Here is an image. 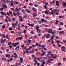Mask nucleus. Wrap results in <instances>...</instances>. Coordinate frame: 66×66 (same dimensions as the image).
Returning <instances> with one entry per match:
<instances>
[{
  "instance_id": "obj_1",
  "label": "nucleus",
  "mask_w": 66,
  "mask_h": 66,
  "mask_svg": "<svg viewBox=\"0 0 66 66\" xmlns=\"http://www.w3.org/2000/svg\"><path fill=\"white\" fill-rule=\"evenodd\" d=\"M44 12L45 14H49L50 15H54V13H52V12H49V11H48V10L44 11Z\"/></svg>"
},
{
  "instance_id": "obj_2",
  "label": "nucleus",
  "mask_w": 66,
  "mask_h": 66,
  "mask_svg": "<svg viewBox=\"0 0 66 66\" xmlns=\"http://www.w3.org/2000/svg\"><path fill=\"white\" fill-rule=\"evenodd\" d=\"M36 31H38V33H39L41 30L39 29V27L38 26H36Z\"/></svg>"
},
{
  "instance_id": "obj_3",
  "label": "nucleus",
  "mask_w": 66,
  "mask_h": 66,
  "mask_svg": "<svg viewBox=\"0 0 66 66\" xmlns=\"http://www.w3.org/2000/svg\"><path fill=\"white\" fill-rule=\"evenodd\" d=\"M22 38H23L22 37H18L16 38V40H18V39H19V40H22Z\"/></svg>"
},
{
  "instance_id": "obj_4",
  "label": "nucleus",
  "mask_w": 66,
  "mask_h": 66,
  "mask_svg": "<svg viewBox=\"0 0 66 66\" xmlns=\"http://www.w3.org/2000/svg\"><path fill=\"white\" fill-rule=\"evenodd\" d=\"M15 11L18 13H19V9L18 8H16L15 10Z\"/></svg>"
},
{
  "instance_id": "obj_5",
  "label": "nucleus",
  "mask_w": 66,
  "mask_h": 66,
  "mask_svg": "<svg viewBox=\"0 0 66 66\" xmlns=\"http://www.w3.org/2000/svg\"><path fill=\"white\" fill-rule=\"evenodd\" d=\"M48 32L49 33H51L52 32V29H50L48 31Z\"/></svg>"
},
{
  "instance_id": "obj_6",
  "label": "nucleus",
  "mask_w": 66,
  "mask_h": 66,
  "mask_svg": "<svg viewBox=\"0 0 66 66\" xmlns=\"http://www.w3.org/2000/svg\"><path fill=\"white\" fill-rule=\"evenodd\" d=\"M37 16V13H34L33 14V16L34 17H35Z\"/></svg>"
},
{
  "instance_id": "obj_7",
  "label": "nucleus",
  "mask_w": 66,
  "mask_h": 66,
  "mask_svg": "<svg viewBox=\"0 0 66 66\" xmlns=\"http://www.w3.org/2000/svg\"><path fill=\"white\" fill-rule=\"evenodd\" d=\"M6 56L7 57H9V58H10V57H11L10 55V54L8 55V54H6Z\"/></svg>"
},
{
  "instance_id": "obj_8",
  "label": "nucleus",
  "mask_w": 66,
  "mask_h": 66,
  "mask_svg": "<svg viewBox=\"0 0 66 66\" xmlns=\"http://www.w3.org/2000/svg\"><path fill=\"white\" fill-rule=\"evenodd\" d=\"M59 34H63V33H64V31H62L59 33Z\"/></svg>"
},
{
  "instance_id": "obj_9",
  "label": "nucleus",
  "mask_w": 66,
  "mask_h": 66,
  "mask_svg": "<svg viewBox=\"0 0 66 66\" xmlns=\"http://www.w3.org/2000/svg\"><path fill=\"white\" fill-rule=\"evenodd\" d=\"M63 6H64V7H65L66 6V3L65 2H63Z\"/></svg>"
},
{
  "instance_id": "obj_10",
  "label": "nucleus",
  "mask_w": 66,
  "mask_h": 66,
  "mask_svg": "<svg viewBox=\"0 0 66 66\" xmlns=\"http://www.w3.org/2000/svg\"><path fill=\"white\" fill-rule=\"evenodd\" d=\"M56 4L57 6H59V2L57 1L56 2Z\"/></svg>"
},
{
  "instance_id": "obj_11",
  "label": "nucleus",
  "mask_w": 66,
  "mask_h": 66,
  "mask_svg": "<svg viewBox=\"0 0 66 66\" xmlns=\"http://www.w3.org/2000/svg\"><path fill=\"white\" fill-rule=\"evenodd\" d=\"M9 12L10 13L9 14L11 15V16H13V13L11 11H9Z\"/></svg>"
},
{
  "instance_id": "obj_12",
  "label": "nucleus",
  "mask_w": 66,
  "mask_h": 66,
  "mask_svg": "<svg viewBox=\"0 0 66 66\" xmlns=\"http://www.w3.org/2000/svg\"><path fill=\"white\" fill-rule=\"evenodd\" d=\"M32 10L34 12H36V9L35 8H32Z\"/></svg>"
},
{
  "instance_id": "obj_13",
  "label": "nucleus",
  "mask_w": 66,
  "mask_h": 66,
  "mask_svg": "<svg viewBox=\"0 0 66 66\" xmlns=\"http://www.w3.org/2000/svg\"><path fill=\"white\" fill-rule=\"evenodd\" d=\"M19 49V46H18L15 48V50H18Z\"/></svg>"
},
{
  "instance_id": "obj_14",
  "label": "nucleus",
  "mask_w": 66,
  "mask_h": 66,
  "mask_svg": "<svg viewBox=\"0 0 66 66\" xmlns=\"http://www.w3.org/2000/svg\"><path fill=\"white\" fill-rule=\"evenodd\" d=\"M25 11H26V12H27V13H30V11H28V9H26L25 10Z\"/></svg>"
},
{
  "instance_id": "obj_15",
  "label": "nucleus",
  "mask_w": 66,
  "mask_h": 66,
  "mask_svg": "<svg viewBox=\"0 0 66 66\" xmlns=\"http://www.w3.org/2000/svg\"><path fill=\"white\" fill-rule=\"evenodd\" d=\"M56 21L55 22V23H56V24H58V23H59V21H57V20H56Z\"/></svg>"
},
{
  "instance_id": "obj_16",
  "label": "nucleus",
  "mask_w": 66,
  "mask_h": 66,
  "mask_svg": "<svg viewBox=\"0 0 66 66\" xmlns=\"http://www.w3.org/2000/svg\"><path fill=\"white\" fill-rule=\"evenodd\" d=\"M12 46H14V47H16V45L14 43H13L12 44Z\"/></svg>"
},
{
  "instance_id": "obj_17",
  "label": "nucleus",
  "mask_w": 66,
  "mask_h": 66,
  "mask_svg": "<svg viewBox=\"0 0 66 66\" xmlns=\"http://www.w3.org/2000/svg\"><path fill=\"white\" fill-rule=\"evenodd\" d=\"M0 13L2 15H4V13L3 12H1Z\"/></svg>"
},
{
  "instance_id": "obj_18",
  "label": "nucleus",
  "mask_w": 66,
  "mask_h": 66,
  "mask_svg": "<svg viewBox=\"0 0 66 66\" xmlns=\"http://www.w3.org/2000/svg\"><path fill=\"white\" fill-rule=\"evenodd\" d=\"M55 34V32L54 31H53L51 33V34L52 35H54V34Z\"/></svg>"
},
{
  "instance_id": "obj_19",
  "label": "nucleus",
  "mask_w": 66,
  "mask_h": 66,
  "mask_svg": "<svg viewBox=\"0 0 66 66\" xmlns=\"http://www.w3.org/2000/svg\"><path fill=\"white\" fill-rule=\"evenodd\" d=\"M1 43L2 44H4V41L3 40H1Z\"/></svg>"
},
{
  "instance_id": "obj_20",
  "label": "nucleus",
  "mask_w": 66,
  "mask_h": 66,
  "mask_svg": "<svg viewBox=\"0 0 66 66\" xmlns=\"http://www.w3.org/2000/svg\"><path fill=\"white\" fill-rule=\"evenodd\" d=\"M11 44H12L11 42H9L8 43V45L9 46L11 45Z\"/></svg>"
},
{
  "instance_id": "obj_21",
  "label": "nucleus",
  "mask_w": 66,
  "mask_h": 66,
  "mask_svg": "<svg viewBox=\"0 0 66 66\" xmlns=\"http://www.w3.org/2000/svg\"><path fill=\"white\" fill-rule=\"evenodd\" d=\"M21 11H22V12H23V13H25V11L24 9L21 10Z\"/></svg>"
},
{
  "instance_id": "obj_22",
  "label": "nucleus",
  "mask_w": 66,
  "mask_h": 66,
  "mask_svg": "<svg viewBox=\"0 0 66 66\" xmlns=\"http://www.w3.org/2000/svg\"><path fill=\"white\" fill-rule=\"evenodd\" d=\"M56 42L57 43V44H59V43H61V41H60L57 40L56 41Z\"/></svg>"
},
{
  "instance_id": "obj_23",
  "label": "nucleus",
  "mask_w": 66,
  "mask_h": 66,
  "mask_svg": "<svg viewBox=\"0 0 66 66\" xmlns=\"http://www.w3.org/2000/svg\"><path fill=\"white\" fill-rule=\"evenodd\" d=\"M59 17L60 18H64V16H59Z\"/></svg>"
},
{
  "instance_id": "obj_24",
  "label": "nucleus",
  "mask_w": 66,
  "mask_h": 66,
  "mask_svg": "<svg viewBox=\"0 0 66 66\" xmlns=\"http://www.w3.org/2000/svg\"><path fill=\"white\" fill-rule=\"evenodd\" d=\"M12 26H13V28H15V25L14 24H12Z\"/></svg>"
},
{
  "instance_id": "obj_25",
  "label": "nucleus",
  "mask_w": 66,
  "mask_h": 66,
  "mask_svg": "<svg viewBox=\"0 0 66 66\" xmlns=\"http://www.w3.org/2000/svg\"><path fill=\"white\" fill-rule=\"evenodd\" d=\"M31 46L32 47H34L35 48H36V45H35L34 44L32 45Z\"/></svg>"
},
{
  "instance_id": "obj_26",
  "label": "nucleus",
  "mask_w": 66,
  "mask_h": 66,
  "mask_svg": "<svg viewBox=\"0 0 66 66\" xmlns=\"http://www.w3.org/2000/svg\"><path fill=\"white\" fill-rule=\"evenodd\" d=\"M30 26H31V27H34V24H31Z\"/></svg>"
},
{
  "instance_id": "obj_27",
  "label": "nucleus",
  "mask_w": 66,
  "mask_h": 66,
  "mask_svg": "<svg viewBox=\"0 0 66 66\" xmlns=\"http://www.w3.org/2000/svg\"><path fill=\"white\" fill-rule=\"evenodd\" d=\"M0 11H3V10H4V9L3 8H1L0 9Z\"/></svg>"
},
{
  "instance_id": "obj_28",
  "label": "nucleus",
  "mask_w": 66,
  "mask_h": 66,
  "mask_svg": "<svg viewBox=\"0 0 66 66\" xmlns=\"http://www.w3.org/2000/svg\"><path fill=\"white\" fill-rule=\"evenodd\" d=\"M9 21V22H10L11 21H12V19L11 18H10L8 19V20Z\"/></svg>"
},
{
  "instance_id": "obj_29",
  "label": "nucleus",
  "mask_w": 66,
  "mask_h": 66,
  "mask_svg": "<svg viewBox=\"0 0 66 66\" xmlns=\"http://www.w3.org/2000/svg\"><path fill=\"white\" fill-rule=\"evenodd\" d=\"M31 42H32V41L30 40H29L28 41V43H31Z\"/></svg>"
},
{
  "instance_id": "obj_30",
  "label": "nucleus",
  "mask_w": 66,
  "mask_h": 66,
  "mask_svg": "<svg viewBox=\"0 0 66 66\" xmlns=\"http://www.w3.org/2000/svg\"><path fill=\"white\" fill-rule=\"evenodd\" d=\"M54 54H51V57H52L53 58V57H54Z\"/></svg>"
},
{
  "instance_id": "obj_31",
  "label": "nucleus",
  "mask_w": 66,
  "mask_h": 66,
  "mask_svg": "<svg viewBox=\"0 0 66 66\" xmlns=\"http://www.w3.org/2000/svg\"><path fill=\"white\" fill-rule=\"evenodd\" d=\"M65 48H66L64 46H62L61 47V49H65Z\"/></svg>"
},
{
  "instance_id": "obj_32",
  "label": "nucleus",
  "mask_w": 66,
  "mask_h": 66,
  "mask_svg": "<svg viewBox=\"0 0 66 66\" xmlns=\"http://www.w3.org/2000/svg\"><path fill=\"white\" fill-rule=\"evenodd\" d=\"M34 61H35V63H36V64H37V60H35Z\"/></svg>"
},
{
  "instance_id": "obj_33",
  "label": "nucleus",
  "mask_w": 66,
  "mask_h": 66,
  "mask_svg": "<svg viewBox=\"0 0 66 66\" xmlns=\"http://www.w3.org/2000/svg\"><path fill=\"white\" fill-rule=\"evenodd\" d=\"M20 63H23V60H20Z\"/></svg>"
},
{
  "instance_id": "obj_34",
  "label": "nucleus",
  "mask_w": 66,
  "mask_h": 66,
  "mask_svg": "<svg viewBox=\"0 0 66 66\" xmlns=\"http://www.w3.org/2000/svg\"><path fill=\"white\" fill-rule=\"evenodd\" d=\"M23 32L24 33H27V30H24Z\"/></svg>"
},
{
  "instance_id": "obj_35",
  "label": "nucleus",
  "mask_w": 66,
  "mask_h": 66,
  "mask_svg": "<svg viewBox=\"0 0 66 66\" xmlns=\"http://www.w3.org/2000/svg\"><path fill=\"white\" fill-rule=\"evenodd\" d=\"M32 52H34V49H32V51H31V53H31Z\"/></svg>"
},
{
  "instance_id": "obj_36",
  "label": "nucleus",
  "mask_w": 66,
  "mask_h": 66,
  "mask_svg": "<svg viewBox=\"0 0 66 66\" xmlns=\"http://www.w3.org/2000/svg\"><path fill=\"white\" fill-rule=\"evenodd\" d=\"M60 23L61 25H63V22H60Z\"/></svg>"
},
{
  "instance_id": "obj_37",
  "label": "nucleus",
  "mask_w": 66,
  "mask_h": 66,
  "mask_svg": "<svg viewBox=\"0 0 66 66\" xmlns=\"http://www.w3.org/2000/svg\"><path fill=\"white\" fill-rule=\"evenodd\" d=\"M23 51L24 52L23 53V55H24L26 53V51Z\"/></svg>"
},
{
  "instance_id": "obj_38",
  "label": "nucleus",
  "mask_w": 66,
  "mask_h": 66,
  "mask_svg": "<svg viewBox=\"0 0 66 66\" xmlns=\"http://www.w3.org/2000/svg\"><path fill=\"white\" fill-rule=\"evenodd\" d=\"M12 21H15V20H16V19H15V18H13L12 19Z\"/></svg>"
},
{
  "instance_id": "obj_39",
  "label": "nucleus",
  "mask_w": 66,
  "mask_h": 66,
  "mask_svg": "<svg viewBox=\"0 0 66 66\" xmlns=\"http://www.w3.org/2000/svg\"><path fill=\"white\" fill-rule=\"evenodd\" d=\"M44 20L43 19H41V21H42V22H44Z\"/></svg>"
},
{
  "instance_id": "obj_40",
  "label": "nucleus",
  "mask_w": 66,
  "mask_h": 66,
  "mask_svg": "<svg viewBox=\"0 0 66 66\" xmlns=\"http://www.w3.org/2000/svg\"><path fill=\"white\" fill-rule=\"evenodd\" d=\"M55 56H54L53 57V59H54V58H55V59H56V55H55Z\"/></svg>"
},
{
  "instance_id": "obj_41",
  "label": "nucleus",
  "mask_w": 66,
  "mask_h": 66,
  "mask_svg": "<svg viewBox=\"0 0 66 66\" xmlns=\"http://www.w3.org/2000/svg\"><path fill=\"white\" fill-rule=\"evenodd\" d=\"M11 6H14V5L13 4V3H11Z\"/></svg>"
},
{
  "instance_id": "obj_42",
  "label": "nucleus",
  "mask_w": 66,
  "mask_h": 66,
  "mask_svg": "<svg viewBox=\"0 0 66 66\" xmlns=\"http://www.w3.org/2000/svg\"><path fill=\"white\" fill-rule=\"evenodd\" d=\"M5 28V25H3L2 26V28H3V29H4Z\"/></svg>"
},
{
  "instance_id": "obj_43",
  "label": "nucleus",
  "mask_w": 66,
  "mask_h": 66,
  "mask_svg": "<svg viewBox=\"0 0 66 66\" xmlns=\"http://www.w3.org/2000/svg\"><path fill=\"white\" fill-rule=\"evenodd\" d=\"M61 63H60V62H59V63H58L57 64L58 65H59V66H60V65H61Z\"/></svg>"
},
{
  "instance_id": "obj_44",
  "label": "nucleus",
  "mask_w": 66,
  "mask_h": 66,
  "mask_svg": "<svg viewBox=\"0 0 66 66\" xmlns=\"http://www.w3.org/2000/svg\"><path fill=\"white\" fill-rule=\"evenodd\" d=\"M42 47V44H39V47Z\"/></svg>"
},
{
  "instance_id": "obj_45",
  "label": "nucleus",
  "mask_w": 66,
  "mask_h": 66,
  "mask_svg": "<svg viewBox=\"0 0 66 66\" xmlns=\"http://www.w3.org/2000/svg\"><path fill=\"white\" fill-rule=\"evenodd\" d=\"M5 21L6 22H8V20L7 19H5Z\"/></svg>"
},
{
  "instance_id": "obj_46",
  "label": "nucleus",
  "mask_w": 66,
  "mask_h": 66,
  "mask_svg": "<svg viewBox=\"0 0 66 66\" xmlns=\"http://www.w3.org/2000/svg\"><path fill=\"white\" fill-rule=\"evenodd\" d=\"M7 15L8 16H10V14L9 12H7Z\"/></svg>"
},
{
  "instance_id": "obj_47",
  "label": "nucleus",
  "mask_w": 66,
  "mask_h": 66,
  "mask_svg": "<svg viewBox=\"0 0 66 66\" xmlns=\"http://www.w3.org/2000/svg\"><path fill=\"white\" fill-rule=\"evenodd\" d=\"M29 4L30 5V6H31V5H33V4H32V3H29Z\"/></svg>"
},
{
  "instance_id": "obj_48",
  "label": "nucleus",
  "mask_w": 66,
  "mask_h": 66,
  "mask_svg": "<svg viewBox=\"0 0 66 66\" xmlns=\"http://www.w3.org/2000/svg\"><path fill=\"white\" fill-rule=\"evenodd\" d=\"M14 10H15V9H14L13 8H11V11H14Z\"/></svg>"
},
{
  "instance_id": "obj_49",
  "label": "nucleus",
  "mask_w": 66,
  "mask_h": 66,
  "mask_svg": "<svg viewBox=\"0 0 66 66\" xmlns=\"http://www.w3.org/2000/svg\"><path fill=\"white\" fill-rule=\"evenodd\" d=\"M10 61H12V60H13V59H12V58H10Z\"/></svg>"
},
{
  "instance_id": "obj_50",
  "label": "nucleus",
  "mask_w": 66,
  "mask_h": 66,
  "mask_svg": "<svg viewBox=\"0 0 66 66\" xmlns=\"http://www.w3.org/2000/svg\"><path fill=\"white\" fill-rule=\"evenodd\" d=\"M44 8L45 9H47V6H44Z\"/></svg>"
},
{
  "instance_id": "obj_51",
  "label": "nucleus",
  "mask_w": 66,
  "mask_h": 66,
  "mask_svg": "<svg viewBox=\"0 0 66 66\" xmlns=\"http://www.w3.org/2000/svg\"><path fill=\"white\" fill-rule=\"evenodd\" d=\"M34 6H35V7H37V6H38V5L36 4H35L34 5Z\"/></svg>"
},
{
  "instance_id": "obj_52",
  "label": "nucleus",
  "mask_w": 66,
  "mask_h": 66,
  "mask_svg": "<svg viewBox=\"0 0 66 66\" xmlns=\"http://www.w3.org/2000/svg\"><path fill=\"white\" fill-rule=\"evenodd\" d=\"M18 44V43H15V45H18V44Z\"/></svg>"
},
{
  "instance_id": "obj_53",
  "label": "nucleus",
  "mask_w": 66,
  "mask_h": 66,
  "mask_svg": "<svg viewBox=\"0 0 66 66\" xmlns=\"http://www.w3.org/2000/svg\"><path fill=\"white\" fill-rule=\"evenodd\" d=\"M19 18H21V19H22V17L20 16H19Z\"/></svg>"
},
{
  "instance_id": "obj_54",
  "label": "nucleus",
  "mask_w": 66,
  "mask_h": 66,
  "mask_svg": "<svg viewBox=\"0 0 66 66\" xmlns=\"http://www.w3.org/2000/svg\"><path fill=\"white\" fill-rule=\"evenodd\" d=\"M57 46H58V47H61V45L60 44H58Z\"/></svg>"
},
{
  "instance_id": "obj_55",
  "label": "nucleus",
  "mask_w": 66,
  "mask_h": 66,
  "mask_svg": "<svg viewBox=\"0 0 66 66\" xmlns=\"http://www.w3.org/2000/svg\"><path fill=\"white\" fill-rule=\"evenodd\" d=\"M48 61L49 62V63H51V61H50V60H48Z\"/></svg>"
},
{
  "instance_id": "obj_56",
  "label": "nucleus",
  "mask_w": 66,
  "mask_h": 66,
  "mask_svg": "<svg viewBox=\"0 0 66 66\" xmlns=\"http://www.w3.org/2000/svg\"><path fill=\"white\" fill-rule=\"evenodd\" d=\"M43 59H47V58L46 57H43Z\"/></svg>"
},
{
  "instance_id": "obj_57",
  "label": "nucleus",
  "mask_w": 66,
  "mask_h": 66,
  "mask_svg": "<svg viewBox=\"0 0 66 66\" xmlns=\"http://www.w3.org/2000/svg\"><path fill=\"white\" fill-rule=\"evenodd\" d=\"M47 35L48 36H49V37L50 36V34H47Z\"/></svg>"
},
{
  "instance_id": "obj_58",
  "label": "nucleus",
  "mask_w": 66,
  "mask_h": 66,
  "mask_svg": "<svg viewBox=\"0 0 66 66\" xmlns=\"http://www.w3.org/2000/svg\"><path fill=\"white\" fill-rule=\"evenodd\" d=\"M52 13H55V11H54V10H52Z\"/></svg>"
},
{
  "instance_id": "obj_59",
  "label": "nucleus",
  "mask_w": 66,
  "mask_h": 66,
  "mask_svg": "<svg viewBox=\"0 0 66 66\" xmlns=\"http://www.w3.org/2000/svg\"><path fill=\"white\" fill-rule=\"evenodd\" d=\"M13 15H14V16H16V14L15 13H13Z\"/></svg>"
},
{
  "instance_id": "obj_60",
  "label": "nucleus",
  "mask_w": 66,
  "mask_h": 66,
  "mask_svg": "<svg viewBox=\"0 0 66 66\" xmlns=\"http://www.w3.org/2000/svg\"><path fill=\"white\" fill-rule=\"evenodd\" d=\"M22 48H23L24 47V45L23 44L21 46Z\"/></svg>"
},
{
  "instance_id": "obj_61",
  "label": "nucleus",
  "mask_w": 66,
  "mask_h": 66,
  "mask_svg": "<svg viewBox=\"0 0 66 66\" xmlns=\"http://www.w3.org/2000/svg\"><path fill=\"white\" fill-rule=\"evenodd\" d=\"M36 46H38L39 45L38 44V43H36Z\"/></svg>"
},
{
  "instance_id": "obj_62",
  "label": "nucleus",
  "mask_w": 66,
  "mask_h": 66,
  "mask_svg": "<svg viewBox=\"0 0 66 66\" xmlns=\"http://www.w3.org/2000/svg\"><path fill=\"white\" fill-rule=\"evenodd\" d=\"M14 24L15 25V26H17V24L16 23H14Z\"/></svg>"
},
{
  "instance_id": "obj_63",
  "label": "nucleus",
  "mask_w": 66,
  "mask_h": 66,
  "mask_svg": "<svg viewBox=\"0 0 66 66\" xmlns=\"http://www.w3.org/2000/svg\"><path fill=\"white\" fill-rule=\"evenodd\" d=\"M9 47L10 48H12V46L11 45L9 46Z\"/></svg>"
},
{
  "instance_id": "obj_64",
  "label": "nucleus",
  "mask_w": 66,
  "mask_h": 66,
  "mask_svg": "<svg viewBox=\"0 0 66 66\" xmlns=\"http://www.w3.org/2000/svg\"><path fill=\"white\" fill-rule=\"evenodd\" d=\"M53 43H54V41H53L52 42H51V43L52 44H53Z\"/></svg>"
}]
</instances>
